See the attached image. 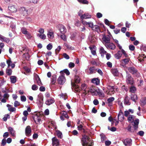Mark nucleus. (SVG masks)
I'll list each match as a JSON object with an SVG mask.
<instances>
[{
  "mask_svg": "<svg viewBox=\"0 0 146 146\" xmlns=\"http://www.w3.org/2000/svg\"><path fill=\"white\" fill-rule=\"evenodd\" d=\"M37 36L39 37L40 39L43 40H44L46 38V35L44 34H37Z\"/></svg>",
  "mask_w": 146,
  "mask_h": 146,
  "instance_id": "nucleus-29",
  "label": "nucleus"
},
{
  "mask_svg": "<svg viewBox=\"0 0 146 146\" xmlns=\"http://www.w3.org/2000/svg\"><path fill=\"white\" fill-rule=\"evenodd\" d=\"M145 57V56L143 54L139 55L138 57V60L140 62L143 60V59Z\"/></svg>",
  "mask_w": 146,
  "mask_h": 146,
  "instance_id": "nucleus-38",
  "label": "nucleus"
},
{
  "mask_svg": "<svg viewBox=\"0 0 146 146\" xmlns=\"http://www.w3.org/2000/svg\"><path fill=\"white\" fill-rule=\"evenodd\" d=\"M74 80L75 82L76 83H78L80 82V78L78 76H75Z\"/></svg>",
  "mask_w": 146,
  "mask_h": 146,
  "instance_id": "nucleus-50",
  "label": "nucleus"
},
{
  "mask_svg": "<svg viewBox=\"0 0 146 146\" xmlns=\"http://www.w3.org/2000/svg\"><path fill=\"white\" fill-rule=\"evenodd\" d=\"M121 50V51L122 52V54H123L124 55V57L125 58L128 57V55L126 53V52L121 48V49H120Z\"/></svg>",
  "mask_w": 146,
  "mask_h": 146,
  "instance_id": "nucleus-42",
  "label": "nucleus"
},
{
  "mask_svg": "<svg viewBox=\"0 0 146 146\" xmlns=\"http://www.w3.org/2000/svg\"><path fill=\"white\" fill-rule=\"evenodd\" d=\"M58 81L59 84H62L65 82L66 79L64 76L62 75L59 77L58 79Z\"/></svg>",
  "mask_w": 146,
  "mask_h": 146,
  "instance_id": "nucleus-10",
  "label": "nucleus"
},
{
  "mask_svg": "<svg viewBox=\"0 0 146 146\" xmlns=\"http://www.w3.org/2000/svg\"><path fill=\"white\" fill-rule=\"evenodd\" d=\"M52 145L54 146H57L59 144L58 140L56 137L52 139Z\"/></svg>",
  "mask_w": 146,
  "mask_h": 146,
  "instance_id": "nucleus-21",
  "label": "nucleus"
},
{
  "mask_svg": "<svg viewBox=\"0 0 146 146\" xmlns=\"http://www.w3.org/2000/svg\"><path fill=\"white\" fill-rule=\"evenodd\" d=\"M12 70L10 69H7L6 70V73L8 75H10L12 73Z\"/></svg>",
  "mask_w": 146,
  "mask_h": 146,
  "instance_id": "nucleus-51",
  "label": "nucleus"
},
{
  "mask_svg": "<svg viewBox=\"0 0 146 146\" xmlns=\"http://www.w3.org/2000/svg\"><path fill=\"white\" fill-rule=\"evenodd\" d=\"M93 30H95L98 33L101 32V31L98 25H95L92 28Z\"/></svg>",
  "mask_w": 146,
  "mask_h": 146,
  "instance_id": "nucleus-34",
  "label": "nucleus"
},
{
  "mask_svg": "<svg viewBox=\"0 0 146 146\" xmlns=\"http://www.w3.org/2000/svg\"><path fill=\"white\" fill-rule=\"evenodd\" d=\"M127 69L132 74H134L136 72V70L133 67L128 68Z\"/></svg>",
  "mask_w": 146,
  "mask_h": 146,
  "instance_id": "nucleus-35",
  "label": "nucleus"
},
{
  "mask_svg": "<svg viewBox=\"0 0 146 146\" xmlns=\"http://www.w3.org/2000/svg\"><path fill=\"white\" fill-rule=\"evenodd\" d=\"M130 113L128 111H125L124 112V115L126 117H128Z\"/></svg>",
  "mask_w": 146,
  "mask_h": 146,
  "instance_id": "nucleus-63",
  "label": "nucleus"
},
{
  "mask_svg": "<svg viewBox=\"0 0 146 146\" xmlns=\"http://www.w3.org/2000/svg\"><path fill=\"white\" fill-rule=\"evenodd\" d=\"M60 37L64 41H66V38L64 34H62V35H61L60 36Z\"/></svg>",
  "mask_w": 146,
  "mask_h": 146,
  "instance_id": "nucleus-53",
  "label": "nucleus"
},
{
  "mask_svg": "<svg viewBox=\"0 0 146 146\" xmlns=\"http://www.w3.org/2000/svg\"><path fill=\"white\" fill-rule=\"evenodd\" d=\"M89 92H90L92 95L95 96L96 95V93L97 91L95 90L93 87H91L89 89Z\"/></svg>",
  "mask_w": 146,
  "mask_h": 146,
  "instance_id": "nucleus-28",
  "label": "nucleus"
},
{
  "mask_svg": "<svg viewBox=\"0 0 146 146\" xmlns=\"http://www.w3.org/2000/svg\"><path fill=\"white\" fill-rule=\"evenodd\" d=\"M108 128L109 130L112 131H115L116 130V128L114 127H112L110 128L109 126H108Z\"/></svg>",
  "mask_w": 146,
  "mask_h": 146,
  "instance_id": "nucleus-58",
  "label": "nucleus"
},
{
  "mask_svg": "<svg viewBox=\"0 0 146 146\" xmlns=\"http://www.w3.org/2000/svg\"><path fill=\"white\" fill-rule=\"evenodd\" d=\"M73 89L76 92H80L81 89L79 86L77 85L74 84L73 86Z\"/></svg>",
  "mask_w": 146,
  "mask_h": 146,
  "instance_id": "nucleus-19",
  "label": "nucleus"
},
{
  "mask_svg": "<svg viewBox=\"0 0 146 146\" xmlns=\"http://www.w3.org/2000/svg\"><path fill=\"white\" fill-rule=\"evenodd\" d=\"M56 134L58 137L62 138V134L60 131L59 130L57 131H56Z\"/></svg>",
  "mask_w": 146,
  "mask_h": 146,
  "instance_id": "nucleus-46",
  "label": "nucleus"
},
{
  "mask_svg": "<svg viewBox=\"0 0 146 146\" xmlns=\"http://www.w3.org/2000/svg\"><path fill=\"white\" fill-rule=\"evenodd\" d=\"M114 42L116 43V45L119 48V49H121L122 46L120 45L119 43V41L116 39H114Z\"/></svg>",
  "mask_w": 146,
  "mask_h": 146,
  "instance_id": "nucleus-44",
  "label": "nucleus"
},
{
  "mask_svg": "<svg viewBox=\"0 0 146 146\" xmlns=\"http://www.w3.org/2000/svg\"><path fill=\"white\" fill-rule=\"evenodd\" d=\"M20 13L23 16H26L27 14V10L25 7H21L19 10Z\"/></svg>",
  "mask_w": 146,
  "mask_h": 146,
  "instance_id": "nucleus-17",
  "label": "nucleus"
},
{
  "mask_svg": "<svg viewBox=\"0 0 146 146\" xmlns=\"http://www.w3.org/2000/svg\"><path fill=\"white\" fill-rule=\"evenodd\" d=\"M47 36L49 39H52L53 38L54 35L52 30L50 29L47 31Z\"/></svg>",
  "mask_w": 146,
  "mask_h": 146,
  "instance_id": "nucleus-13",
  "label": "nucleus"
},
{
  "mask_svg": "<svg viewBox=\"0 0 146 146\" xmlns=\"http://www.w3.org/2000/svg\"><path fill=\"white\" fill-rule=\"evenodd\" d=\"M26 36L28 39H31L33 37L32 35L29 32L26 35Z\"/></svg>",
  "mask_w": 146,
  "mask_h": 146,
  "instance_id": "nucleus-54",
  "label": "nucleus"
},
{
  "mask_svg": "<svg viewBox=\"0 0 146 146\" xmlns=\"http://www.w3.org/2000/svg\"><path fill=\"white\" fill-rule=\"evenodd\" d=\"M100 52L102 55L104 54L106 52L104 50V48L102 47H100Z\"/></svg>",
  "mask_w": 146,
  "mask_h": 146,
  "instance_id": "nucleus-43",
  "label": "nucleus"
},
{
  "mask_svg": "<svg viewBox=\"0 0 146 146\" xmlns=\"http://www.w3.org/2000/svg\"><path fill=\"white\" fill-rule=\"evenodd\" d=\"M38 89V87L36 85L34 84L32 86V90H36Z\"/></svg>",
  "mask_w": 146,
  "mask_h": 146,
  "instance_id": "nucleus-56",
  "label": "nucleus"
},
{
  "mask_svg": "<svg viewBox=\"0 0 146 146\" xmlns=\"http://www.w3.org/2000/svg\"><path fill=\"white\" fill-rule=\"evenodd\" d=\"M75 64L74 63L72 62L69 63L68 65L69 67L70 68H72L74 67Z\"/></svg>",
  "mask_w": 146,
  "mask_h": 146,
  "instance_id": "nucleus-62",
  "label": "nucleus"
},
{
  "mask_svg": "<svg viewBox=\"0 0 146 146\" xmlns=\"http://www.w3.org/2000/svg\"><path fill=\"white\" fill-rule=\"evenodd\" d=\"M141 105H144L146 104V98H142L141 100Z\"/></svg>",
  "mask_w": 146,
  "mask_h": 146,
  "instance_id": "nucleus-40",
  "label": "nucleus"
},
{
  "mask_svg": "<svg viewBox=\"0 0 146 146\" xmlns=\"http://www.w3.org/2000/svg\"><path fill=\"white\" fill-rule=\"evenodd\" d=\"M126 79V81L127 84H132L134 83L133 78L129 75H127Z\"/></svg>",
  "mask_w": 146,
  "mask_h": 146,
  "instance_id": "nucleus-8",
  "label": "nucleus"
},
{
  "mask_svg": "<svg viewBox=\"0 0 146 146\" xmlns=\"http://www.w3.org/2000/svg\"><path fill=\"white\" fill-rule=\"evenodd\" d=\"M125 146H130L132 144V140L130 139H126L123 141Z\"/></svg>",
  "mask_w": 146,
  "mask_h": 146,
  "instance_id": "nucleus-14",
  "label": "nucleus"
},
{
  "mask_svg": "<svg viewBox=\"0 0 146 146\" xmlns=\"http://www.w3.org/2000/svg\"><path fill=\"white\" fill-rule=\"evenodd\" d=\"M105 46L111 50H114L116 48V46L114 44L110 42H109L108 44H106Z\"/></svg>",
  "mask_w": 146,
  "mask_h": 146,
  "instance_id": "nucleus-15",
  "label": "nucleus"
},
{
  "mask_svg": "<svg viewBox=\"0 0 146 146\" xmlns=\"http://www.w3.org/2000/svg\"><path fill=\"white\" fill-rule=\"evenodd\" d=\"M139 120L138 119H136L134 121V128L135 129H137L138 128V125L139 124Z\"/></svg>",
  "mask_w": 146,
  "mask_h": 146,
  "instance_id": "nucleus-32",
  "label": "nucleus"
},
{
  "mask_svg": "<svg viewBox=\"0 0 146 146\" xmlns=\"http://www.w3.org/2000/svg\"><path fill=\"white\" fill-rule=\"evenodd\" d=\"M64 57L66 59H68L70 57L66 53H64L63 54Z\"/></svg>",
  "mask_w": 146,
  "mask_h": 146,
  "instance_id": "nucleus-61",
  "label": "nucleus"
},
{
  "mask_svg": "<svg viewBox=\"0 0 146 146\" xmlns=\"http://www.w3.org/2000/svg\"><path fill=\"white\" fill-rule=\"evenodd\" d=\"M21 31L23 34H25V35L28 33L27 30L25 28H22L21 29Z\"/></svg>",
  "mask_w": 146,
  "mask_h": 146,
  "instance_id": "nucleus-52",
  "label": "nucleus"
},
{
  "mask_svg": "<svg viewBox=\"0 0 146 146\" xmlns=\"http://www.w3.org/2000/svg\"><path fill=\"white\" fill-rule=\"evenodd\" d=\"M56 75H54L52 76V80L51 81L52 84H54L56 80Z\"/></svg>",
  "mask_w": 146,
  "mask_h": 146,
  "instance_id": "nucleus-49",
  "label": "nucleus"
},
{
  "mask_svg": "<svg viewBox=\"0 0 146 146\" xmlns=\"http://www.w3.org/2000/svg\"><path fill=\"white\" fill-rule=\"evenodd\" d=\"M3 41L5 42L6 43H9L10 41V40L9 38L4 36L3 40Z\"/></svg>",
  "mask_w": 146,
  "mask_h": 146,
  "instance_id": "nucleus-59",
  "label": "nucleus"
},
{
  "mask_svg": "<svg viewBox=\"0 0 146 146\" xmlns=\"http://www.w3.org/2000/svg\"><path fill=\"white\" fill-rule=\"evenodd\" d=\"M38 32L39 33H38V34H43L44 33V29L43 28H40L38 30Z\"/></svg>",
  "mask_w": 146,
  "mask_h": 146,
  "instance_id": "nucleus-41",
  "label": "nucleus"
},
{
  "mask_svg": "<svg viewBox=\"0 0 146 146\" xmlns=\"http://www.w3.org/2000/svg\"><path fill=\"white\" fill-rule=\"evenodd\" d=\"M115 89L116 91H118V89L113 86H108L107 89L104 88L103 89L104 92L108 95H112L115 92Z\"/></svg>",
  "mask_w": 146,
  "mask_h": 146,
  "instance_id": "nucleus-2",
  "label": "nucleus"
},
{
  "mask_svg": "<svg viewBox=\"0 0 146 146\" xmlns=\"http://www.w3.org/2000/svg\"><path fill=\"white\" fill-rule=\"evenodd\" d=\"M8 9L11 13H16L17 10V7L13 5H10L9 6Z\"/></svg>",
  "mask_w": 146,
  "mask_h": 146,
  "instance_id": "nucleus-9",
  "label": "nucleus"
},
{
  "mask_svg": "<svg viewBox=\"0 0 146 146\" xmlns=\"http://www.w3.org/2000/svg\"><path fill=\"white\" fill-rule=\"evenodd\" d=\"M130 60L129 58H126L121 60L120 61V65L122 66H124L125 65L127 64Z\"/></svg>",
  "mask_w": 146,
  "mask_h": 146,
  "instance_id": "nucleus-12",
  "label": "nucleus"
},
{
  "mask_svg": "<svg viewBox=\"0 0 146 146\" xmlns=\"http://www.w3.org/2000/svg\"><path fill=\"white\" fill-rule=\"evenodd\" d=\"M23 56L27 60H28L29 58V56L28 53L24 54Z\"/></svg>",
  "mask_w": 146,
  "mask_h": 146,
  "instance_id": "nucleus-55",
  "label": "nucleus"
},
{
  "mask_svg": "<svg viewBox=\"0 0 146 146\" xmlns=\"http://www.w3.org/2000/svg\"><path fill=\"white\" fill-rule=\"evenodd\" d=\"M110 36H104L102 38V42L105 46L106 44L110 42Z\"/></svg>",
  "mask_w": 146,
  "mask_h": 146,
  "instance_id": "nucleus-6",
  "label": "nucleus"
},
{
  "mask_svg": "<svg viewBox=\"0 0 146 146\" xmlns=\"http://www.w3.org/2000/svg\"><path fill=\"white\" fill-rule=\"evenodd\" d=\"M82 143L83 146H92L94 144L93 141L90 140L88 137L86 135L83 136Z\"/></svg>",
  "mask_w": 146,
  "mask_h": 146,
  "instance_id": "nucleus-1",
  "label": "nucleus"
},
{
  "mask_svg": "<svg viewBox=\"0 0 146 146\" xmlns=\"http://www.w3.org/2000/svg\"><path fill=\"white\" fill-rule=\"evenodd\" d=\"M11 82L12 83H14L16 82V77L14 76H11L10 77Z\"/></svg>",
  "mask_w": 146,
  "mask_h": 146,
  "instance_id": "nucleus-39",
  "label": "nucleus"
},
{
  "mask_svg": "<svg viewBox=\"0 0 146 146\" xmlns=\"http://www.w3.org/2000/svg\"><path fill=\"white\" fill-rule=\"evenodd\" d=\"M8 130L12 136H15V131L12 127H9L8 128Z\"/></svg>",
  "mask_w": 146,
  "mask_h": 146,
  "instance_id": "nucleus-26",
  "label": "nucleus"
},
{
  "mask_svg": "<svg viewBox=\"0 0 146 146\" xmlns=\"http://www.w3.org/2000/svg\"><path fill=\"white\" fill-rule=\"evenodd\" d=\"M94 69L93 67H90L89 69V71L88 72L89 74H92L94 73Z\"/></svg>",
  "mask_w": 146,
  "mask_h": 146,
  "instance_id": "nucleus-47",
  "label": "nucleus"
},
{
  "mask_svg": "<svg viewBox=\"0 0 146 146\" xmlns=\"http://www.w3.org/2000/svg\"><path fill=\"white\" fill-rule=\"evenodd\" d=\"M136 90V89L135 87L133 86H132L130 88V92H132L134 93Z\"/></svg>",
  "mask_w": 146,
  "mask_h": 146,
  "instance_id": "nucleus-48",
  "label": "nucleus"
},
{
  "mask_svg": "<svg viewBox=\"0 0 146 146\" xmlns=\"http://www.w3.org/2000/svg\"><path fill=\"white\" fill-rule=\"evenodd\" d=\"M121 51H118L114 55V57L115 58L119 59L122 56V54Z\"/></svg>",
  "mask_w": 146,
  "mask_h": 146,
  "instance_id": "nucleus-24",
  "label": "nucleus"
},
{
  "mask_svg": "<svg viewBox=\"0 0 146 146\" xmlns=\"http://www.w3.org/2000/svg\"><path fill=\"white\" fill-rule=\"evenodd\" d=\"M118 119L120 121H122L124 119L123 115L122 112H119L118 115Z\"/></svg>",
  "mask_w": 146,
  "mask_h": 146,
  "instance_id": "nucleus-20",
  "label": "nucleus"
},
{
  "mask_svg": "<svg viewBox=\"0 0 146 146\" xmlns=\"http://www.w3.org/2000/svg\"><path fill=\"white\" fill-rule=\"evenodd\" d=\"M54 100L53 98L48 99L46 101L45 104L47 105H50L54 102Z\"/></svg>",
  "mask_w": 146,
  "mask_h": 146,
  "instance_id": "nucleus-22",
  "label": "nucleus"
},
{
  "mask_svg": "<svg viewBox=\"0 0 146 146\" xmlns=\"http://www.w3.org/2000/svg\"><path fill=\"white\" fill-rule=\"evenodd\" d=\"M102 142H103L106 139V137L104 134L102 133L100 134Z\"/></svg>",
  "mask_w": 146,
  "mask_h": 146,
  "instance_id": "nucleus-37",
  "label": "nucleus"
},
{
  "mask_svg": "<svg viewBox=\"0 0 146 146\" xmlns=\"http://www.w3.org/2000/svg\"><path fill=\"white\" fill-rule=\"evenodd\" d=\"M96 94V95L95 96L98 95L100 97L104 98L105 96L104 94L102 91L99 90H98V91H97Z\"/></svg>",
  "mask_w": 146,
  "mask_h": 146,
  "instance_id": "nucleus-27",
  "label": "nucleus"
},
{
  "mask_svg": "<svg viewBox=\"0 0 146 146\" xmlns=\"http://www.w3.org/2000/svg\"><path fill=\"white\" fill-rule=\"evenodd\" d=\"M131 99L132 100L136 102L137 99V96L136 94H133L131 95Z\"/></svg>",
  "mask_w": 146,
  "mask_h": 146,
  "instance_id": "nucleus-36",
  "label": "nucleus"
},
{
  "mask_svg": "<svg viewBox=\"0 0 146 146\" xmlns=\"http://www.w3.org/2000/svg\"><path fill=\"white\" fill-rule=\"evenodd\" d=\"M83 12L82 10H80L78 13V15L80 17L81 19H88L90 18L91 17V15L88 13H85L82 15Z\"/></svg>",
  "mask_w": 146,
  "mask_h": 146,
  "instance_id": "nucleus-3",
  "label": "nucleus"
},
{
  "mask_svg": "<svg viewBox=\"0 0 146 146\" xmlns=\"http://www.w3.org/2000/svg\"><path fill=\"white\" fill-rule=\"evenodd\" d=\"M111 143V142L109 140H107L105 141V144L106 146H109Z\"/></svg>",
  "mask_w": 146,
  "mask_h": 146,
  "instance_id": "nucleus-64",
  "label": "nucleus"
},
{
  "mask_svg": "<svg viewBox=\"0 0 146 146\" xmlns=\"http://www.w3.org/2000/svg\"><path fill=\"white\" fill-rule=\"evenodd\" d=\"M115 98L113 97H111L108 98L107 100L108 103H109V104H111L114 100Z\"/></svg>",
  "mask_w": 146,
  "mask_h": 146,
  "instance_id": "nucleus-45",
  "label": "nucleus"
},
{
  "mask_svg": "<svg viewBox=\"0 0 146 146\" xmlns=\"http://www.w3.org/2000/svg\"><path fill=\"white\" fill-rule=\"evenodd\" d=\"M135 117L133 115H129L127 117V120L130 123H132L134 120Z\"/></svg>",
  "mask_w": 146,
  "mask_h": 146,
  "instance_id": "nucleus-25",
  "label": "nucleus"
},
{
  "mask_svg": "<svg viewBox=\"0 0 146 146\" xmlns=\"http://www.w3.org/2000/svg\"><path fill=\"white\" fill-rule=\"evenodd\" d=\"M38 97L39 98V100L40 103H42L43 100V97L41 95H39Z\"/></svg>",
  "mask_w": 146,
  "mask_h": 146,
  "instance_id": "nucleus-57",
  "label": "nucleus"
},
{
  "mask_svg": "<svg viewBox=\"0 0 146 146\" xmlns=\"http://www.w3.org/2000/svg\"><path fill=\"white\" fill-rule=\"evenodd\" d=\"M92 83L96 85H98L100 83L99 80L97 78H94L92 80Z\"/></svg>",
  "mask_w": 146,
  "mask_h": 146,
  "instance_id": "nucleus-33",
  "label": "nucleus"
},
{
  "mask_svg": "<svg viewBox=\"0 0 146 146\" xmlns=\"http://www.w3.org/2000/svg\"><path fill=\"white\" fill-rule=\"evenodd\" d=\"M7 63L8 64V67L11 66L12 68H13L15 66V64L12 63L10 59L7 60Z\"/></svg>",
  "mask_w": 146,
  "mask_h": 146,
  "instance_id": "nucleus-23",
  "label": "nucleus"
},
{
  "mask_svg": "<svg viewBox=\"0 0 146 146\" xmlns=\"http://www.w3.org/2000/svg\"><path fill=\"white\" fill-rule=\"evenodd\" d=\"M82 23L83 25L86 26L88 25L89 27L92 28L93 27V23L92 22H88L86 21H82Z\"/></svg>",
  "mask_w": 146,
  "mask_h": 146,
  "instance_id": "nucleus-16",
  "label": "nucleus"
},
{
  "mask_svg": "<svg viewBox=\"0 0 146 146\" xmlns=\"http://www.w3.org/2000/svg\"><path fill=\"white\" fill-rule=\"evenodd\" d=\"M31 127L28 125L27 126L25 129V133L26 135L29 137L31 135Z\"/></svg>",
  "mask_w": 146,
  "mask_h": 146,
  "instance_id": "nucleus-11",
  "label": "nucleus"
},
{
  "mask_svg": "<svg viewBox=\"0 0 146 146\" xmlns=\"http://www.w3.org/2000/svg\"><path fill=\"white\" fill-rule=\"evenodd\" d=\"M33 119L35 122L38 124L40 123V115L39 113H38L36 114L35 115L33 116Z\"/></svg>",
  "mask_w": 146,
  "mask_h": 146,
  "instance_id": "nucleus-7",
  "label": "nucleus"
},
{
  "mask_svg": "<svg viewBox=\"0 0 146 146\" xmlns=\"http://www.w3.org/2000/svg\"><path fill=\"white\" fill-rule=\"evenodd\" d=\"M81 88L82 90L84 91V92L82 94V96H85L89 92L88 88H87L86 85L85 84H82Z\"/></svg>",
  "mask_w": 146,
  "mask_h": 146,
  "instance_id": "nucleus-4",
  "label": "nucleus"
},
{
  "mask_svg": "<svg viewBox=\"0 0 146 146\" xmlns=\"http://www.w3.org/2000/svg\"><path fill=\"white\" fill-rule=\"evenodd\" d=\"M58 29L62 34H65L67 32L66 27L62 25H59L58 26Z\"/></svg>",
  "mask_w": 146,
  "mask_h": 146,
  "instance_id": "nucleus-5",
  "label": "nucleus"
},
{
  "mask_svg": "<svg viewBox=\"0 0 146 146\" xmlns=\"http://www.w3.org/2000/svg\"><path fill=\"white\" fill-rule=\"evenodd\" d=\"M7 106L8 108V110L10 111L14 112L16 110V109L15 108L12 107L9 104H7Z\"/></svg>",
  "mask_w": 146,
  "mask_h": 146,
  "instance_id": "nucleus-31",
  "label": "nucleus"
},
{
  "mask_svg": "<svg viewBox=\"0 0 146 146\" xmlns=\"http://www.w3.org/2000/svg\"><path fill=\"white\" fill-rule=\"evenodd\" d=\"M111 72L114 76H117L119 75V72L116 68H113L111 70Z\"/></svg>",
  "mask_w": 146,
  "mask_h": 146,
  "instance_id": "nucleus-18",
  "label": "nucleus"
},
{
  "mask_svg": "<svg viewBox=\"0 0 146 146\" xmlns=\"http://www.w3.org/2000/svg\"><path fill=\"white\" fill-rule=\"evenodd\" d=\"M129 98H128V96H126L124 100V104L126 105H129L130 104V102L129 101Z\"/></svg>",
  "mask_w": 146,
  "mask_h": 146,
  "instance_id": "nucleus-30",
  "label": "nucleus"
},
{
  "mask_svg": "<svg viewBox=\"0 0 146 146\" xmlns=\"http://www.w3.org/2000/svg\"><path fill=\"white\" fill-rule=\"evenodd\" d=\"M52 45L50 44H48L46 46L47 49L48 50H50L52 49Z\"/></svg>",
  "mask_w": 146,
  "mask_h": 146,
  "instance_id": "nucleus-60",
  "label": "nucleus"
}]
</instances>
